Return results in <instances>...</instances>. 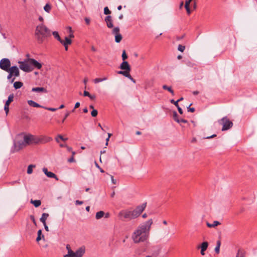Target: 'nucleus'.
<instances>
[{
  "label": "nucleus",
  "mask_w": 257,
  "mask_h": 257,
  "mask_svg": "<svg viewBox=\"0 0 257 257\" xmlns=\"http://www.w3.org/2000/svg\"><path fill=\"white\" fill-rule=\"evenodd\" d=\"M153 223V220L150 219L137 227L132 235V239L134 243L143 242L148 239Z\"/></svg>",
  "instance_id": "f257e3e1"
},
{
  "label": "nucleus",
  "mask_w": 257,
  "mask_h": 257,
  "mask_svg": "<svg viewBox=\"0 0 257 257\" xmlns=\"http://www.w3.org/2000/svg\"><path fill=\"white\" fill-rule=\"evenodd\" d=\"M38 137L31 134L19 135L14 143L15 151H19L28 145L39 144Z\"/></svg>",
  "instance_id": "f03ea898"
},
{
  "label": "nucleus",
  "mask_w": 257,
  "mask_h": 257,
  "mask_svg": "<svg viewBox=\"0 0 257 257\" xmlns=\"http://www.w3.org/2000/svg\"><path fill=\"white\" fill-rule=\"evenodd\" d=\"M146 207V203L137 206L134 210H123L119 212L118 216L121 219L132 220L137 218Z\"/></svg>",
  "instance_id": "7ed1b4c3"
},
{
  "label": "nucleus",
  "mask_w": 257,
  "mask_h": 257,
  "mask_svg": "<svg viewBox=\"0 0 257 257\" xmlns=\"http://www.w3.org/2000/svg\"><path fill=\"white\" fill-rule=\"evenodd\" d=\"M35 35L38 42L41 44L46 38L51 36V31L43 24H41L36 27Z\"/></svg>",
  "instance_id": "20e7f679"
},
{
  "label": "nucleus",
  "mask_w": 257,
  "mask_h": 257,
  "mask_svg": "<svg viewBox=\"0 0 257 257\" xmlns=\"http://www.w3.org/2000/svg\"><path fill=\"white\" fill-rule=\"evenodd\" d=\"M218 122L220 125H222V128L221 129L222 131H225L230 129L233 125L232 121H230L226 116L219 119Z\"/></svg>",
  "instance_id": "39448f33"
},
{
  "label": "nucleus",
  "mask_w": 257,
  "mask_h": 257,
  "mask_svg": "<svg viewBox=\"0 0 257 257\" xmlns=\"http://www.w3.org/2000/svg\"><path fill=\"white\" fill-rule=\"evenodd\" d=\"M20 69L26 72H30L33 71V68L28 62V59L24 61H18Z\"/></svg>",
  "instance_id": "423d86ee"
},
{
  "label": "nucleus",
  "mask_w": 257,
  "mask_h": 257,
  "mask_svg": "<svg viewBox=\"0 0 257 257\" xmlns=\"http://www.w3.org/2000/svg\"><path fill=\"white\" fill-rule=\"evenodd\" d=\"M149 254L146 257H158L160 253L161 248L159 246H151L149 249Z\"/></svg>",
  "instance_id": "0eeeda50"
},
{
  "label": "nucleus",
  "mask_w": 257,
  "mask_h": 257,
  "mask_svg": "<svg viewBox=\"0 0 257 257\" xmlns=\"http://www.w3.org/2000/svg\"><path fill=\"white\" fill-rule=\"evenodd\" d=\"M119 68L120 69H121L123 71H118L117 73L119 74L122 75L121 73H130V71L131 70L130 65H129L128 63L126 61H124L121 63V64L120 65Z\"/></svg>",
  "instance_id": "6e6552de"
},
{
  "label": "nucleus",
  "mask_w": 257,
  "mask_h": 257,
  "mask_svg": "<svg viewBox=\"0 0 257 257\" xmlns=\"http://www.w3.org/2000/svg\"><path fill=\"white\" fill-rule=\"evenodd\" d=\"M11 66V61L8 58H3L0 61V68L5 71H8Z\"/></svg>",
  "instance_id": "1a4fd4ad"
},
{
  "label": "nucleus",
  "mask_w": 257,
  "mask_h": 257,
  "mask_svg": "<svg viewBox=\"0 0 257 257\" xmlns=\"http://www.w3.org/2000/svg\"><path fill=\"white\" fill-rule=\"evenodd\" d=\"M28 62L33 69L35 68L38 69H41L42 67V65L40 63L33 58H29Z\"/></svg>",
  "instance_id": "9d476101"
},
{
  "label": "nucleus",
  "mask_w": 257,
  "mask_h": 257,
  "mask_svg": "<svg viewBox=\"0 0 257 257\" xmlns=\"http://www.w3.org/2000/svg\"><path fill=\"white\" fill-rule=\"evenodd\" d=\"M14 97V96L13 94H10L9 96L8 99L5 104L4 110H5L7 115L8 114L9 111L10 104L13 101Z\"/></svg>",
  "instance_id": "9b49d317"
},
{
  "label": "nucleus",
  "mask_w": 257,
  "mask_h": 257,
  "mask_svg": "<svg viewBox=\"0 0 257 257\" xmlns=\"http://www.w3.org/2000/svg\"><path fill=\"white\" fill-rule=\"evenodd\" d=\"M9 73L12 74L15 77H18L20 76V71L18 68L16 66H14L10 68L8 70Z\"/></svg>",
  "instance_id": "f8f14e48"
},
{
  "label": "nucleus",
  "mask_w": 257,
  "mask_h": 257,
  "mask_svg": "<svg viewBox=\"0 0 257 257\" xmlns=\"http://www.w3.org/2000/svg\"><path fill=\"white\" fill-rule=\"evenodd\" d=\"M208 246V243L207 241L203 242L200 245L197 247L198 248H200V253L202 255H204L205 254V251L207 249Z\"/></svg>",
  "instance_id": "ddd939ff"
},
{
  "label": "nucleus",
  "mask_w": 257,
  "mask_h": 257,
  "mask_svg": "<svg viewBox=\"0 0 257 257\" xmlns=\"http://www.w3.org/2000/svg\"><path fill=\"white\" fill-rule=\"evenodd\" d=\"M43 172L49 178H54L56 180H58L57 176L53 172H49L46 168H43Z\"/></svg>",
  "instance_id": "4468645a"
},
{
  "label": "nucleus",
  "mask_w": 257,
  "mask_h": 257,
  "mask_svg": "<svg viewBox=\"0 0 257 257\" xmlns=\"http://www.w3.org/2000/svg\"><path fill=\"white\" fill-rule=\"evenodd\" d=\"M39 140V144H45L52 141V138L49 137L41 136L38 137Z\"/></svg>",
  "instance_id": "2eb2a0df"
},
{
  "label": "nucleus",
  "mask_w": 257,
  "mask_h": 257,
  "mask_svg": "<svg viewBox=\"0 0 257 257\" xmlns=\"http://www.w3.org/2000/svg\"><path fill=\"white\" fill-rule=\"evenodd\" d=\"M84 253L85 248L82 247H80L75 252H74L73 257H82Z\"/></svg>",
  "instance_id": "dca6fc26"
},
{
  "label": "nucleus",
  "mask_w": 257,
  "mask_h": 257,
  "mask_svg": "<svg viewBox=\"0 0 257 257\" xmlns=\"http://www.w3.org/2000/svg\"><path fill=\"white\" fill-rule=\"evenodd\" d=\"M105 21L108 28H112L113 27L112 20L110 16H107L105 18Z\"/></svg>",
  "instance_id": "f3484780"
},
{
  "label": "nucleus",
  "mask_w": 257,
  "mask_h": 257,
  "mask_svg": "<svg viewBox=\"0 0 257 257\" xmlns=\"http://www.w3.org/2000/svg\"><path fill=\"white\" fill-rule=\"evenodd\" d=\"M28 103L29 105L32 106V107H42L43 108L44 106H42L41 105H40V104H39L38 103H37V102L34 101L33 100H29L28 101Z\"/></svg>",
  "instance_id": "a211bd4d"
},
{
  "label": "nucleus",
  "mask_w": 257,
  "mask_h": 257,
  "mask_svg": "<svg viewBox=\"0 0 257 257\" xmlns=\"http://www.w3.org/2000/svg\"><path fill=\"white\" fill-rule=\"evenodd\" d=\"M32 91L37 92H47V90L44 87H34L32 88Z\"/></svg>",
  "instance_id": "6ab92c4d"
},
{
  "label": "nucleus",
  "mask_w": 257,
  "mask_h": 257,
  "mask_svg": "<svg viewBox=\"0 0 257 257\" xmlns=\"http://www.w3.org/2000/svg\"><path fill=\"white\" fill-rule=\"evenodd\" d=\"M49 216V214L47 213H43L40 219L41 222L43 223V224H45L47 218Z\"/></svg>",
  "instance_id": "aec40b11"
},
{
  "label": "nucleus",
  "mask_w": 257,
  "mask_h": 257,
  "mask_svg": "<svg viewBox=\"0 0 257 257\" xmlns=\"http://www.w3.org/2000/svg\"><path fill=\"white\" fill-rule=\"evenodd\" d=\"M60 43L63 45H68L71 44L72 41L70 40V38L66 37H65V41H64L62 40H61V42H60Z\"/></svg>",
  "instance_id": "412c9836"
},
{
  "label": "nucleus",
  "mask_w": 257,
  "mask_h": 257,
  "mask_svg": "<svg viewBox=\"0 0 257 257\" xmlns=\"http://www.w3.org/2000/svg\"><path fill=\"white\" fill-rule=\"evenodd\" d=\"M31 203L33 204L35 207H38L41 205V202L40 200H31Z\"/></svg>",
  "instance_id": "4be33fe9"
},
{
  "label": "nucleus",
  "mask_w": 257,
  "mask_h": 257,
  "mask_svg": "<svg viewBox=\"0 0 257 257\" xmlns=\"http://www.w3.org/2000/svg\"><path fill=\"white\" fill-rule=\"evenodd\" d=\"M105 213L103 211H100L97 212L95 215V218L96 219H99L104 216Z\"/></svg>",
  "instance_id": "5701e85b"
},
{
  "label": "nucleus",
  "mask_w": 257,
  "mask_h": 257,
  "mask_svg": "<svg viewBox=\"0 0 257 257\" xmlns=\"http://www.w3.org/2000/svg\"><path fill=\"white\" fill-rule=\"evenodd\" d=\"M220 223L218 221H214L213 223L211 224L208 222H207V226L208 227H215L217 226V225H219Z\"/></svg>",
  "instance_id": "b1692460"
},
{
  "label": "nucleus",
  "mask_w": 257,
  "mask_h": 257,
  "mask_svg": "<svg viewBox=\"0 0 257 257\" xmlns=\"http://www.w3.org/2000/svg\"><path fill=\"white\" fill-rule=\"evenodd\" d=\"M220 245H221V241H220V240H218L216 242V245L214 249L215 252L217 254H218L219 253Z\"/></svg>",
  "instance_id": "393cba45"
},
{
  "label": "nucleus",
  "mask_w": 257,
  "mask_h": 257,
  "mask_svg": "<svg viewBox=\"0 0 257 257\" xmlns=\"http://www.w3.org/2000/svg\"><path fill=\"white\" fill-rule=\"evenodd\" d=\"M162 87L164 89L167 90L168 91H169L172 94V95H174V94H175L173 90V89H172L171 87L168 86L166 85H163Z\"/></svg>",
  "instance_id": "a878e982"
},
{
  "label": "nucleus",
  "mask_w": 257,
  "mask_h": 257,
  "mask_svg": "<svg viewBox=\"0 0 257 257\" xmlns=\"http://www.w3.org/2000/svg\"><path fill=\"white\" fill-rule=\"evenodd\" d=\"M122 75L128 78L130 80H131L133 83H136V80L132 77V76L130 75V73H121Z\"/></svg>",
  "instance_id": "bb28decb"
},
{
  "label": "nucleus",
  "mask_w": 257,
  "mask_h": 257,
  "mask_svg": "<svg viewBox=\"0 0 257 257\" xmlns=\"http://www.w3.org/2000/svg\"><path fill=\"white\" fill-rule=\"evenodd\" d=\"M23 84L22 82L20 81H17L14 83V87L15 89H17L20 88L23 86Z\"/></svg>",
  "instance_id": "cd10ccee"
},
{
  "label": "nucleus",
  "mask_w": 257,
  "mask_h": 257,
  "mask_svg": "<svg viewBox=\"0 0 257 257\" xmlns=\"http://www.w3.org/2000/svg\"><path fill=\"white\" fill-rule=\"evenodd\" d=\"M44 11L46 12L49 13L50 12V11H51V5L49 4H47L44 6Z\"/></svg>",
  "instance_id": "c85d7f7f"
},
{
  "label": "nucleus",
  "mask_w": 257,
  "mask_h": 257,
  "mask_svg": "<svg viewBox=\"0 0 257 257\" xmlns=\"http://www.w3.org/2000/svg\"><path fill=\"white\" fill-rule=\"evenodd\" d=\"M122 40V36L120 34L115 35V41L116 43H119Z\"/></svg>",
  "instance_id": "c756f323"
},
{
  "label": "nucleus",
  "mask_w": 257,
  "mask_h": 257,
  "mask_svg": "<svg viewBox=\"0 0 257 257\" xmlns=\"http://www.w3.org/2000/svg\"><path fill=\"white\" fill-rule=\"evenodd\" d=\"M53 35L55 38H56L58 41H59L60 42H61V39L60 37L59 36V35L58 33L56 31H54L53 32Z\"/></svg>",
  "instance_id": "7c9ffc66"
},
{
  "label": "nucleus",
  "mask_w": 257,
  "mask_h": 257,
  "mask_svg": "<svg viewBox=\"0 0 257 257\" xmlns=\"http://www.w3.org/2000/svg\"><path fill=\"white\" fill-rule=\"evenodd\" d=\"M35 167V166L34 165H30L27 169V173L29 174H31L33 172V168Z\"/></svg>",
  "instance_id": "2f4dec72"
},
{
  "label": "nucleus",
  "mask_w": 257,
  "mask_h": 257,
  "mask_svg": "<svg viewBox=\"0 0 257 257\" xmlns=\"http://www.w3.org/2000/svg\"><path fill=\"white\" fill-rule=\"evenodd\" d=\"M236 257H244L243 251L239 249L236 254Z\"/></svg>",
  "instance_id": "473e14b6"
},
{
  "label": "nucleus",
  "mask_w": 257,
  "mask_h": 257,
  "mask_svg": "<svg viewBox=\"0 0 257 257\" xmlns=\"http://www.w3.org/2000/svg\"><path fill=\"white\" fill-rule=\"evenodd\" d=\"M112 33L113 34L117 35L119 33V28L118 27H115L112 30Z\"/></svg>",
  "instance_id": "72a5a7b5"
},
{
  "label": "nucleus",
  "mask_w": 257,
  "mask_h": 257,
  "mask_svg": "<svg viewBox=\"0 0 257 257\" xmlns=\"http://www.w3.org/2000/svg\"><path fill=\"white\" fill-rule=\"evenodd\" d=\"M9 184L11 186H14L17 184H20V180L19 179L18 180L10 182L9 183Z\"/></svg>",
  "instance_id": "f704fd0d"
},
{
  "label": "nucleus",
  "mask_w": 257,
  "mask_h": 257,
  "mask_svg": "<svg viewBox=\"0 0 257 257\" xmlns=\"http://www.w3.org/2000/svg\"><path fill=\"white\" fill-rule=\"evenodd\" d=\"M41 235H42V230H39L38 231V236L36 239V240L37 241H39L41 239Z\"/></svg>",
  "instance_id": "c9c22d12"
},
{
  "label": "nucleus",
  "mask_w": 257,
  "mask_h": 257,
  "mask_svg": "<svg viewBox=\"0 0 257 257\" xmlns=\"http://www.w3.org/2000/svg\"><path fill=\"white\" fill-rule=\"evenodd\" d=\"M185 49V46H183L182 45H179L178 47V50L181 52H184Z\"/></svg>",
  "instance_id": "e433bc0d"
},
{
  "label": "nucleus",
  "mask_w": 257,
  "mask_h": 257,
  "mask_svg": "<svg viewBox=\"0 0 257 257\" xmlns=\"http://www.w3.org/2000/svg\"><path fill=\"white\" fill-rule=\"evenodd\" d=\"M68 29H69V32L70 33V34L69 35V37L70 38H73L74 37V36L73 34V32H72V29L70 27H69L68 28Z\"/></svg>",
  "instance_id": "4c0bfd02"
},
{
  "label": "nucleus",
  "mask_w": 257,
  "mask_h": 257,
  "mask_svg": "<svg viewBox=\"0 0 257 257\" xmlns=\"http://www.w3.org/2000/svg\"><path fill=\"white\" fill-rule=\"evenodd\" d=\"M127 58V56L125 53V50H123L122 54V59L123 61H125Z\"/></svg>",
  "instance_id": "58836bf2"
},
{
  "label": "nucleus",
  "mask_w": 257,
  "mask_h": 257,
  "mask_svg": "<svg viewBox=\"0 0 257 257\" xmlns=\"http://www.w3.org/2000/svg\"><path fill=\"white\" fill-rule=\"evenodd\" d=\"M111 13V11L109 10L108 7H105L104 9V14L105 15H109Z\"/></svg>",
  "instance_id": "ea45409f"
},
{
  "label": "nucleus",
  "mask_w": 257,
  "mask_h": 257,
  "mask_svg": "<svg viewBox=\"0 0 257 257\" xmlns=\"http://www.w3.org/2000/svg\"><path fill=\"white\" fill-rule=\"evenodd\" d=\"M98 114L97 110L93 109L91 112V114L93 117H96Z\"/></svg>",
  "instance_id": "a19ab883"
},
{
  "label": "nucleus",
  "mask_w": 257,
  "mask_h": 257,
  "mask_svg": "<svg viewBox=\"0 0 257 257\" xmlns=\"http://www.w3.org/2000/svg\"><path fill=\"white\" fill-rule=\"evenodd\" d=\"M43 108H45V109H47V110H50L51 111H55L58 109V108H52V107H44Z\"/></svg>",
  "instance_id": "79ce46f5"
},
{
  "label": "nucleus",
  "mask_w": 257,
  "mask_h": 257,
  "mask_svg": "<svg viewBox=\"0 0 257 257\" xmlns=\"http://www.w3.org/2000/svg\"><path fill=\"white\" fill-rule=\"evenodd\" d=\"M185 9L186 10L187 14L188 15H190L191 14V10H190L189 6V5L187 6V5H185Z\"/></svg>",
  "instance_id": "37998d69"
},
{
  "label": "nucleus",
  "mask_w": 257,
  "mask_h": 257,
  "mask_svg": "<svg viewBox=\"0 0 257 257\" xmlns=\"http://www.w3.org/2000/svg\"><path fill=\"white\" fill-rule=\"evenodd\" d=\"M94 83L96 84L101 82V78H97L93 80Z\"/></svg>",
  "instance_id": "c03bdc74"
},
{
  "label": "nucleus",
  "mask_w": 257,
  "mask_h": 257,
  "mask_svg": "<svg viewBox=\"0 0 257 257\" xmlns=\"http://www.w3.org/2000/svg\"><path fill=\"white\" fill-rule=\"evenodd\" d=\"M170 102L171 103L174 104L176 107L178 106V105H179L178 102L177 100L175 101L174 99H171L170 100Z\"/></svg>",
  "instance_id": "a18cd8bd"
},
{
  "label": "nucleus",
  "mask_w": 257,
  "mask_h": 257,
  "mask_svg": "<svg viewBox=\"0 0 257 257\" xmlns=\"http://www.w3.org/2000/svg\"><path fill=\"white\" fill-rule=\"evenodd\" d=\"M176 121L177 122H183V123H186L187 122V121L185 119H176Z\"/></svg>",
  "instance_id": "49530a36"
},
{
  "label": "nucleus",
  "mask_w": 257,
  "mask_h": 257,
  "mask_svg": "<svg viewBox=\"0 0 257 257\" xmlns=\"http://www.w3.org/2000/svg\"><path fill=\"white\" fill-rule=\"evenodd\" d=\"M70 113V112H69V111H67L66 113V114H65V116L62 120V122H64L65 120L69 115Z\"/></svg>",
  "instance_id": "de8ad7c7"
},
{
  "label": "nucleus",
  "mask_w": 257,
  "mask_h": 257,
  "mask_svg": "<svg viewBox=\"0 0 257 257\" xmlns=\"http://www.w3.org/2000/svg\"><path fill=\"white\" fill-rule=\"evenodd\" d=\"M58 137L60 138V139H61L62 141H66L67 140H68V138H64L62 135H58Z\"/></svg>",
  "instance_id": "09e8293b"
},
{
  "label": "nucleus",
  "mask_w": 257,
  "mask_h": 257,
  "mask_svg": "<svg viewBox=\"0 0 257 257\" xmlns=\"http://www.w3.org/2000/svg\"><path fill=\"white\" fill-rule=\"evenodd\" d=\"M188 111H190L191 112H194L195 111V108L193 107H190V105L187 107Z\"/></svg>",
  "instance_id": "8fccbe9b"
},
{
  "label": "nucleus",
  "mask_w": 257,
  "mask_h": 257,
  "mask_svg": "<svg viewBox=\"0 0 257 257\" xmlns=\"http://www.w3.org/2000/svg\"><path fill=\"white\" fill-rule=\"evenodd\" d=\"M68 162L69 163H72V162H74L75 161V159L74 158V157L73 156H72L70 158H69L68 160Z\"/></svg>",
  "instance_id": "3c124183"
},
{
  "label": "nucleus",
  "mask_w": 257,
  "mask_h": 257,
  "mask_svg": "<svg viewBox=\"0 0 257 257\" xmlns=\"http://www.w3.org/2000/svg\"><path fill=\"white\" fill-rule=\"evenodd\" d=\"M111 182L113 184H116L117 183L116 180L114 179L113 177L110 175Z\"/></svg>",
  "instance_id": "603ef678"
},
{
  "label": "nucleus",
  "mask_w": 257,
  "mask_h": 257,
  "mask_svg": "<svg viewBox=\"0 0 257 257\" xmlns=\"http://www.w3.org/2000/svg\"><path fill=\"white\" fill-rule=\"evenodd\" d=\"M173 117L175 121H176V119H178V114L176 111H174L173 113Z\"/></svg>",
  "instance_id": "864d4df0"
},
{
  "label": "nucleus",
  "mask_w": 257,
  "mask_h": 257,
  "mask_svg": "<svg viewBox=\"0 0 257 257\" xmlns=\"http://www.w3.org/2000/svg\"><path fill=\"white\" fill-rule=\"evenodd\" d=\"M83 202L82 201H79V200H78L75 201V204L76 205H81V204H83Z\"/></svg>",
  "instance_id": "5fc2aeb1"
},
{
  "label": "nucleus",
  "mask_w": 257,
  "mask_h": 257,
  "mask_svg": "<svg viewBox=\"0 0 257 257\" xmlns=\"http://www.w3.org/2000/svg\"><path fill=\"white\" fill-rule=\"evenodd\" d=\"M83 95H84V96H88V97H89V95H90V93H89L88 91H85H85H84Z\"/></svg>",
  "instance_id": "6e6d98bb"
},
{
  "label": "nucleus",
  "mask_w": 257,
  "mask_h": 257,
  "mask_svg": "<svg viewBox=\"0 0 257 257\" xmlns=\"http://www.w3.org/2000/svg\"><path fill=\"white\" fill-rule=\"evenodd\" d=\"M177 107L178 108L179 112L180 114H182L183 113V110H182V108L179 106V105H178V106H177Z\"/></svg>",
  "instance_id": "4d7b16f0"
},
{
  "label": "nucleus",
  "mask_w": 257,
  "mask_h": 257,
  "mask_svg": "<svg viewBox=\"0 0 257 257\" xmlns=\"http://www.w3.org/2000/svg\"><path fill=\"white\" fill-rule=\"evenodd\" d=\"M89 97L90 98V99L94 100V99H95L96 96H95V95H91V94H90V95H89Z\"/></svg>",
  "instance_id": "13d9d810"
},
{
  "label": "nucleus",
  "mask_w": 257,
  "mask_h": 257,
  "mask_svg": "<svg viewBox=\"0 0 257 257\" xmlns=\"http://www.w3.org/2000/svg\"><path fill=\"white\" fill-rule=\"evenodd\" d=\"M67 254H70V255H71V256L72 257H73V255H74V252L73 251H72V250H70L68 251V253Z\"/></svg>",
  "instance_id": "bf43d9fd"
},
{
  "label": "nucleus",
  "mask_w": 257,
  "mask_h": 257,
  "mask_svg": "<svg viewBox=\"0 0 257 257\" xmlns=\"http://www.w3.org/2000/svg\"><path fill=\"white\" fill-rule=\"evenodd\" d=\"M79 106H80V103L79 102H76L74 106V109H76V108L79 107Z\"/></svg>",
  "instance_id": "052dcab7"
},
{
  "label": "nucleus",
  "mask_w": 257,
  "mask_h": 257,
  "mask_svg": "<svg viewBox=\"0 0 257 257\" xmlns=\"http://www.w3.org/2000/svg\"><path fill=\"white\" fill-rule=\"evenodd\" d=\"M31 217V219L32 220L33 223L35 224H36V221H35V218H34V216H33V215H31L30 216Z\"/></svg>",
  "instance_id": "680f3d73"
},
{
  "label": "nucleus",
  "mask_w": 257,
  "mask_h": 257,
  "mask_svg": "<svg viewBox=\"0 0 257 257\" xmlns=\"http://www.w3.org/2000/svg\"><path fill=\"white\" fill-rule=\"evenodd\" d=\"M192 0H187L186 2H185V5H189L190 6V3L191 2Z\"/></svg>",
  "instance_id": "e2e57ef3"
},
{
  "label": "nucleus",
  "mask_w": 257,
  "mask_h": 257,
  "mask_svg": "<svg viewBox=\"0 0 257 257\" xmlns=\"http://www.w3.org/2000/svg\"><path fill=\"white\" fill-rule=\"evenodd\" d=\"M85 21L87 25H89L90 24V20L88 18H85Z\"/></svg>",
  "instance_id": "0e129e2a"
},
{
  "label": "nucleus",
  "mask_w": 257,
  "mask_h": 257,
  "mask_svg": "<svg viewBox=\"0 0 257 257\" xmlns=\"http://www.w3.org/2000/svg\"><path fill=\"white\" fill-rule=\"evenodd\" d=\"M43 225L44 226L45 230L47 231H49V228H48V226L47 225L46 223H45V224H43Z\"/></svg>",
  "instance_id": "69168bd1"
},
{
  "label": "nucleus",
  "mask_w": 257,
  "mask_h": 257,
  "mask_svg": "<svg viewBox=\"0 0 257 257\" xmlns=\"http://www.w3.org/2000/svg\"><path fill=\"white\" fill-rule=\"evenodd\" d=\"M66 149H67V151H69V152H72V148H71V147H69L68 146L66 147Z\"/></svg>",
  "instance_id": "338daca9"
},
{
  "label": "nucleus",
  "mask_w": 257,
  "mask_h": 257,
  "mask_svg": "<svg viewBox=\"0 0 257 257\" xmlns=\"http://www.w3.org/2000/svg\"><path fill=\"white\" fill-rule=\"evenodd\" d=\"M13 76H13L12 74H11L10 73H9V74L7 76V78L8 79H10Z\"/></svg>",
  "instance_id": "774afa93"
}]
</instances>
